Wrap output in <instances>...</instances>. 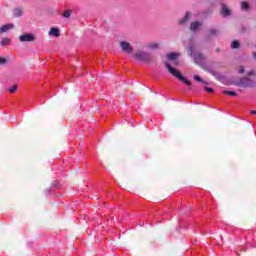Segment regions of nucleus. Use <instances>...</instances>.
Returning <instances> with one entry per match:
<instances>
[{
	"mask_svg": "<svg viewBox=\"0 0 256 256\" xmlns=\"http://www.w3.org/2000/svg\"><path fill=\"white\" fill-rule=\"evenodd\" d=\"M134 58H136L137 61H142V63H151V61H153V56L147 52L135 53Z\"/></svg>",
	"mask_w": 256,
	"mask_h": 256,
	"instance_id": "f03ea898",
	"label": "nucleus"
},
{
	"mask_svg": "<svg viewBox=\"0 0 256 256\" xmlns=\"http://www.w3.org/2000/svg\"><path fill=\"white\" fill-rule=\"evenodd\" d=\"M237 87H253V84L251 83V78L244 77L241 78L237 83Z\"/></svg>",
	"mask_w": 256,
	"mask_h": 256,
	"instance_id": "20e7f679",
	"label": "nucleus"
},
{
	"mask_svg": "<svg viewBox=\"0 0 256 256\" xmlns=\"http://www.w3.org/2000/svg\"><path fill=\"white\" fill-rule=\"evenodd\" d=\"M177 57H179V54H177V53H169L167 55V59L169 61H175V59H177Z\"/></svg>",
	"mask_w": 256,
	"mask_h": 256,
	"instance_id": "f8f14e48",
	"label": "nucleus"
},
{
	"mask_svg": "<svg viewBox=\"0 0 256 256\" xmlns=\"http://www.w3.org/2000/svg\"><path fill=\"white\" fill-rule=\"evenodd\" d=\"M220 13L223 17H229V15H231V10H229L226 5H222Z\"/></svg>",
	"mask_w": 256,
	"mask_h": 256,
	"instance_id": "0eeeda50",
	"label": "nucleus"
},
{
	"mask_svg": "<svg viewBox=\"0 0 256 256\" xmlns=\"http://www.w3.org/2000/svg\"><path fill=\"white\" fill-rule=\"evenodd\" d=\"M7 63V59L0 57V65H5Z\"/></svg>",
	"mask_w": 256,
	"mask_h": 256,
	"instance_id": "5701e85b",
	"label": "nucleus"
},
{
	"mask_svg": "<svg viewBox=\"0 0 256 256\" xmlns=\"http://www.w3.org/2000/svg\"><path fill=\"white\" fill-rule=\"evenodd\" d=\"M193 79H195V81H198L199 83H203V79H201L199 75H194Z\"/></svg>",
	"mask_w": 256,
	"mask_h": 256,
	"instance_id": "4be33fe9",
	"label": "nucleus"
},
{
	"mask_svg": "<svg viewBox=\"0 0 256 256\" xmlns=\"http://www.w3.org/2000/svg\"><path fill=\"white\" fill-rule=\"evenodd\" d=\"M224 95H230L231 97H237V93L235 91L223 90Z\"/></svg>",
	"mask_w": 256,
	"mask_h": 256,
	"instance_id": "4468645a",
	"label": "nucleus"
},
{
	"mask_svg": "<svg viewBox=\"0 0 256 256\" xmlns=\"http://www.w3.org/2000/svg\"><path fill=\"white\" fill-rule=\"evenodd\" d=\"M63 17H65L66 19H69V17H71V10H66L63 13Z\"/></svg>",
	"mask_w": 256,
	"mask_h": 256,
	"instance_id": "aec40b11",
	"label": "nucleus"
},
{
	"mask_svg": "<svg viewBox=\"0 0 256 256\" xmlns=\"http://www.w3.org/2000/svg\"><path fill=\"white\" fill-rule=\"evenodd\" d=\"M149 48H150V49H159V44H157V43H152V44L149 45Z\"/></svg>",
	"mask_w": 256,
	"mask_h": 256,
	"instance_id": "412c9836",
	"label": "nucleus"
},
{
	"mask_svg": "<svg viewBox=\"0 0 256 256\" xmlns=\"http://www.w3.org/2000/svg\"><path fill=\"white\" fill-rule=\"evenodd\" d=\"M49 35L53 37H61V33L59 32V28L52 27L49 31Z\"/></svg>",
	"mask_w": 256,
	"mask_h": 256,
	"instance_id": "6e6552de",
	"label": "nucleus"
},
{
	"mask_svg": "<svg viewBox=\"0 0 256 256\" xmlns=\"http://www.w3.org/2000/svg\"><path fill=\"white\" fill-rule=\"evenodd\" d=\"M1 46H5V45H11V39L9 38H3L2 41L0 42Z\"/></svg>",
	"mask_w": 256,
	"mask_h": 256,
	"instance_id": "2eb2a0df",
	"label": "nucleus"
},
{
	"mask_svg": "<svg viewBox=\"0 0 256 256\" xmlns=\"http://www.w3.org/2000/svg\"><path fill=\"white\" fill-rule=\"evenodd\" d=\"M120 47H121L122 51H124V53H128L130 55L133 54V46H131V43H129L127 41H121Z\"/></svg>",
	"mask_w": 256,
	"mask_h": 256,
	"instance_id": "7ed1b4c3",
	"label": "nucleus"
},
{
	"mask_svg": "<svg viewBox=\"0 0 256 256\" xmlns=\"http://www.w3.org/2000/svg\"><path fill=\"white\" fill-rule=\"evenodd\" d=\"M239 73L242 75V73H245V68L243 66L240 67Z\"/></svg>",
	"mask_w": 256,
	"mask_h": 256,
	"instance_id": "393cba45",
	"label": "nucleus"
},
{
	"mask_svg": "<svg viewBox=\"0 0 256 256\" xmlns=\"http://www.w3.org/2000/svg\"><path fill=\"white\" fill-rule=\"evenodd\" d=\"M204 89L207 91V93H213L215 91L213 88L209 87H205Z\"/></svg>",
	"mask_w": 256,
	"mask_h": 256,
	"instance_id": "b1692460",
	"label": "nucleus"
},
{
	"mask_svg": "<svg viewBox=\"0 0 256 256\" xmlns=\"http://www.w3.org/2000/svg\"><path fill=\"white\" fill-rule=\"evenodd\" d=\"M218 31L216 29H209L208 30V37H213L217 35Z\"/></svg>",
	"mask_w": 256,
	"mask_h": 256,
	"instance_id": "f3484780",
	"label": "nucleus"
},
{
	"mask_svg": "<svg viewBox=\"0 0 256 256\" xmlns=\"http://www.w3.org/2000/svg\"><path fill=\"white\" fill-rule=\"evenodd\" d=\"M255 59H256V54H255Z\"/></svg>",
	"mask_w": 256,
	"mask_h": 256,
	"instance_id": "c85d7f7f",
	"label": "nucleus"
},
{
	"mask_svg": "<svg viewBox=\"0 0 256 256\" xmlns=\"http://www.w3.org/2000/svg\"><path fill=\"white\" fill-rule=\"evenodd\" d=\"M14 17H23V9L14 8L13 9Z\"/></svg>",
	"mask_w": 256,
	"mask_h": 256,
	"instance_id": "9b49d317",
	"label": "nucleus"
},
{
	"mask_svg": "<svg viewBox=\"0 0 256 256\" xmlns=\"http://www.w3.org/2000/svg\"><path fill=\"white\" fill-rule=\"evenodd\" d=\"M203 24L201 22H192L190 25V31H196L199 29Z\"/></svg>",
	"mask_w": 256,
	"mask_h": 256,
	"instance_id": "9d476101",
	"label": "nucleus"
},
{
	"mask_svg": "<svg viewBox=\"0 0 256 256\" xmlns=\"http://www.w3.org/2000/svg\"><path fill=\"white\" fill-rule=\"evenodd\" d=\"M165 67L167 68L170 75H173V77H176V79H179L184 85H187L188 87H191V81L189 79L185 78L181 72L177 71V69L173 68L171 65H169L168 62H164Z\"/></svg>",
	"mask_w": 256,
	"mask_h": 256,
	"instance_id": "f257e3e1",
	"label": "nucleus"
},
{
	"mask_svg": "<svg viewBox=\"0 0 256 256\" xmlns=\"http://www.w3.org/2000/svg\"><path fill=\"white\" fill-rule=\"evenodd\" d=\"M241 9L243 10V11H247V9H249V3H247V2H242L241 3Z\"/></svg>",
	"mask_w": 256,
	"mask_h": 256,
	"instance_id": "a211bd4d",
	"label": "nucleus"
},
{
	"mask_svg": "<svg viewBox=\"0 0 256 256\" xmlns=\"http://www.w3.org/2000/svg\"><path fill=\"white\" fill-rule=\"evenodd\" d=\"M251 75H255V72L253 70L248 72V76L251 77Z\"/></svg>",
	"mask_w": 256,
	"mask_h": 256,
	"instance_id": "a878e982",
	"label": "nucleus"
},
{
	"mask_svg": "<svg viewBox=\"0 0 256 256\" xmlns=\"http://www.w3.org/2000/svg\"><path fill=\"white\" fill-rule=\"evenodd\" d=\"M13 24H6L0 27V33H7L10 29H13Z\"/></svg>",
	"mask_w": 256,
	"mask_h": 256,
	"instance_id": "1a4fd4ad",
	"label": "nucleus"
},
{
	"mask_svg": "<svg viewBox=\"0 0 256 256\" xmlns=\"http://www.w3.org/2000/svg\"><path fill=\"white\" fill-rule=\"evenodd\" d=\"M191 17H193V14L191 12H187L184 16V18H182L179 21L180 25H185V23H187V21H189L191 19Z\"/></svg>",
	"mask_w": 256,
	"mask_h": 256,
	"instance_id": "423d86ee",
	"label": "nucleus"
},
{
	"mask_svg": "<svg viewBox=\"0 0 256 256\" xmlns=\"http://www.w3.org/2000/svg\"><path fill=\"white\" fill-rule=\"evenodd\" d=\"M203 83H204V85H209V83H207V82H205V81H203Z\"/></svg>",
	"mask_w": 256,
	"mask_h": 256,
	"instance_id": "cd10ccee",
	"label": "nucleus"
},
{
	"mask_svg": "<svg viewBox=\"0 0 256 256\" xmlns=\"http://www.w3.org/2000/svg\"><path fill=\"white\" fill-rule=\"evenodd\" d=\"M194 59L197 63H201V61L205 60V56H203V54H196Z\"/></svg>",
	"mask_w": 256,
	"mask_h": 256,
	"instance_id": "ddd939ff",
	"label": "nucleus"
},
{
	"mask_svg": "<svg viewBox=\"0 0 256 256\" xmlns=\"http://www.w3.org/2000/svg\"><path fill=\"white\" fill-rule=\"evenodd\" d=\"M240 46L241 44L239 43V41L234 40L231 44V49H239Z\"/></svg>",
	"mask_w": 256,
	"mask_h": 256,
	"instance_id": "dca6fc26",
	"label": "nucleus"
},
{
	"mask_svg": "<svg viewBox=\"0 0 256 256\" xmlns=\"http://www.w3.org/2000/svg\"><path fill=\"white\" fill-rule=\"evenodd\" d=\"M251 115H256V110H252Z\"/></svg>",
	"mask_w": 256,
	"mask_h": 256,
	"instance_id": "bb28decb",
	"label": "nucleus"
},
{
	"mask_svg": "<svg viewBox=\"0 0 256 256\" xmlns=\"http://www.w3.org/2000/svg\"><path fill=\"white\" fill-rule=\"evenodd\" d=\"M17 89H19V86H17V84H15L8 89V92L13 94V93H15V91H17Z\"/></svg>",
	"mask_w": 256,
	"mask_h": 256,
	"instance_id": "6ab92c4d",
	"label": "nucleus"
},
{
	"mask_svg": "<svg viewBox=\"0 0 256 256\" xmlns=\"http://www.w3.org/2000/svg\"><path fill=\"white\" fill-rule=\"evenodd\" d=\"M19 41L21 43H25V42L31 43L32 41H35V35H33L31 33L23 34V35L19 36Z\"/></svg>",
	"mask_w": 256,
	"mask_h": 256,
	"instance_id": "39448f33",
	"label": "nucleus"
}]
</instances>
